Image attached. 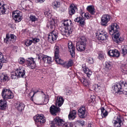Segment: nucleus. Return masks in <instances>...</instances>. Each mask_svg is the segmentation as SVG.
<instances>
[{"label": "nucleus", "instance_id": "21", "mask_svg": "<svg viewBox=\"0 0 127 127\" xmlns=\"http://www.w3.org/2000/svg\"><path fill=\"white\" fill-rule=\"evenodd\" d=\"M82 17H79L76 18L74 20L75 22L79 23L80 24L81 26H83L85 24V19L83 18V16L82 15Z\"/></svg>", "mask_w": 127, "mask_h": 127}, {"label": "nucleus", "instance_id": "27", "mask_svg": "<svg viewBox=\"0 0 127 127\" xmlns=\"http://www.w3.org/2000/svg\"><path fill=\"white\" fill-rule=\"evenodd\" d=\"M55 22L54 20L52 19L47 23V27L50 29H54L55 28Z\"/></svg>", "mask_w": 127, "mask_h": 127}, {"label": "nucleus", "instance_id": "29", "mask_svg": "<svg viewBox=\"0 0 127 127\" xmlns=\"http://www.w3.org/2000/svg\"><path fill=\"white\" fill-rule=\"evenodd\" d=\"M71 24V21L69 20H67L64 21L63 24L64 26V27L68 28H71L70 26H69V24Z\"/></svg>", "mask_w": 127, "mask_h": 127}, {"label": "nucleus", "instance_id": "51", "mask_svg": "<svg viewBox=\"0 0 127 127\" xmlns=\"http://www.w3.org/2000/svg\"><path fill=\"white\" fill-rule=\"evenodd\" d=\"M32 42L34 43H36L38 42L40 40L39 39L36 38H32Z\"/></svg>", "mask_w": 127, "mask_h": 127}, {"label": "nucleus", "instance_id": "56", "mask_svg": "<svg viewBox=\"0 0 127 127\" xmlns=\"http://www.w3.org/2000/svg\"><path fill=\"white\" fill-rule=\"evenodd\" d=\"M79 123H80V125L83 126L84 125L85 122L83 120H80L78 121Z\"/></svg>", "mask_w": 127, "mask_h": 127}, {"label": "nucleus", "instance_id": "31", "mask_svg": "<svg viewBox=\"0 0 127 127\" xmlns=\"http://www.w3.org/2000/svg\"><path fill=\"white\" fill-rule=\"evenodd\" d=\"M121 53L123 56L127 54V46L124 45L121 46Z\"/></svg>", "mask_w": 127, "mask_h": 127}, {"label": "nucleus", "instance_id": "53", "mask_svg": "<svg viewBox=\"0 0 127 127\" xmlns=\"http://www.w3.org/2000/svg\"><path fill=\"white\" fill-rule=\"evenodd\" d=\"M100 87L99 85H98V84L95 85V90L96 91H98L99 89H100Z\"/></svg>", "mask_w": 127, "mask_h": 127}, {"label": "nucleus", "instance_id": "30", "mask_svg": "<svg viewBox=\"0 0 127 127\" xmlns=\"http://www.w3.org/2000/svg\"><path fill=\"white\" fill-rule=\"evenodd\" d=\"M80 81L86 87H88L90 84V82L88 80L82 78L80 80Z\"/></svg>", "mask_w": 127, "mask_h": 127}, {"label": "nucleus", "instance_id": "50", "mask_svg": "<svg viewBox=\"0 0 127 127\" xmlns=\"http://www.w3.org/2000/svg\"><path fill=\"white\" fill-rule=\"evenodd\" d=\"M114 51V50H110L108 52V54L110 56L113 57L114 56L113 54Z\"/></svg>", "mask_w": 127, "mask_h": 127}, {"label": "nucleus", "instance_id": "63", "mask_svg": "<svg viewBox=\"0 0 127 127\" xmlns=\"http://www.w3.org/2000/svg\"><path fill=\"white\" fill-rule=\"evenodd\" d=\"M2 63L0 62V69L2 66Z\"/></svg>", "mask_w": 127, "mask_h": 127}, {"label": "nucleus", "instance_id": "42", "mask_svg": "<svg viewBox=\"0 0 127 127\" xmlns=\"http://www.w3.org/2000/svg\"><path fill=\"white\" fill-rule=\"evenodd\" d=\"M86 40L85 37L82 36L81 37L80 41L78 42L86 44Z\"/></svg>", "mask_w": 127, "mask_h": 127}, {"label": "nucleus", "instance_id": "43", "mask_svg": "<svg viewBox=\"0 0 127 127\" xmlns=\"http://www.w3.org/2000/svg\"><path fill=\"white\" fill-rule=\"evenodd\" d=\"M11 78L12 79H15L18 77L17 73H16V71L14 72H13L11 74Z\"/></svg>", "mask_w": 127, "mask_h": 127}, {"label": "nucleus", "instance_id": "64", "mask_svg": "<svg viewBox=\"0 0 127 127\" xmlns=\"http://www.w3.org/2000/svg\"><path fill=\"white\" fill-rule=\"evenodd\" d=\"M125 95L126 96H127V91H126L125 93Z\"/></svg>", "mask_w": 127, "mask_h": 127}, {"label": "nucleus", "instance_id": "58", "mask_svg": "<svg viewBox=\"0 0 127 127\" xmlns=\"http://www.w3.org/2000/svg\"><path fill=\"white\" fill-rule=\"evenodd\" d=\"M44 14L46 16H47L50 15V12L45 11L44 12Z\"/></svg>", "mask_w": 127, "mask_h": 127}, {"label": "nucleus", "instance_id": "39", "mask_svg": "<svg viewBox=\"0 0 127 127\" xmlns=\"http://www.w3.org/2000/svg\"><path fill=\"white\" fill-rule=\"evenodd\" d=\"M72 64L73 62L72 61H69L67 63L66 62H65L64 63V65H63V66L67 68H69V67L72 66Z\"/></svg>", "mask_w": 127, "mask_h": 127}, {"label": "nucleus", "instance_id": "18", "mask_svg": "<svg viewBox=\"0 0 127 127\" xmlns=\"http://www.w3.org/2000/svg\"><path fill=\"white\" fill-rule=\"evenodd\" d=\"M77 9L76 6L74 4H72L70 5L68 8L69 14L70 15H72L75 13Z\"/></svg>", "mask_w": 127, "mask_h": 127}, {"label": "nucleus", "instance_id": "60", "mask_svg": "<svg viewBox=\"0 0 127 127\" xmlns=\"http://www.w3.org/2000/svg\"><path fill=\"white\" fill-rule=\"evenodd\" d=\"M126 65L125 64H123L121 66V68H122V69H123L124 70V68L126 67Z\"/></svg>", "mask_w": 127, "mask_h": 127}, {"label": "nucleus", "instance_id": "36", "mask_svg": "<svg viewBox=\"0 0 127 127\" xmlns=\"http://www.w3.org/2000/svg\"><path fill=\"white\" fill-rule=\"evenodd\" d=\"M105 66L106 69H108L109 70L111 69L112 67V65L111 63L108 62H105Z\"/></svg>", "mask_w": 127, "mask_h": 127}, {"label": "nucleus", "instance_id": "25", "mask_svg": "<svg viewBox=\"0 0 127 127\" xmlns=\"http://www.w3.org/2000/svg\"><path fill=\"white\" fill-rule=\"evenodd\" d=\"M87 10L92 15H95V11L94 7L93 6L89 5L88 6L87 8Z\"/></svg>", "mask_w": 127, "mask_h": 127}, {"label": "nucleus", "instance_id": "48", "mask_svg": "<svg viewBox=\"0 0 127 127\" xmlns=\"http://www.w3.org/2000/svg\"><path fill=\"white\" fill-rule=\"evenodd\" d=\"M25 62V60L24 59L22 58H20L18 60V62L21 64H23Z\"/></svg>", "mask_w": 127, "mask_h": 127}, {"label": "nucleus", "instance_id": "17", "mask_svg": "<svg viewBox=\"0 0 127 127\" xmlns=\"http://www.w3.org/2000/svg\"><path fill=\"white\" fill-rule=\"evenodd\" d=\"M69 51L72 57H73L75 53V47L71 42H69L68 44Z\"/></svg>", "mask_w": 127, "mask_h": 127}, {"label": "nucleus", "instance_id": "9", "mask_svg": "<svg viewBox=\"0 0 127 127\" xmlns=\"http://www.w3.org/2000/svg\"><path fill=\"white\" fill-rule=\"evenodd\" d=\"M13 18L14 19L16 22L20 21L22 19L21 15L20 14V11L18 10L12 12Z\"/></svg>", "mask_w": 127, "mask_h": 127}, {"label": "nucleus", "instance_id": "49", "mask_svg": "<svg viewBox=\"0 0 127 127\" xmlns=\"http://www.w3.org/2000/svg\"><path fill=\"white\" fill-rule=\"evenodd\" d=\"M43 97H44V103L46 104L48 103V102L49 99L48 98L47 96H46L45 94L43 95Z\"/></svg>", "mask_w": 127, "mask_h": 127}, {"label": "nucleus", "instance_id": "61", "mask_svg": "<svg viewBox=\"0 0 127 127\" xmlns=\"http://www.w3.org/2000/svg\"><path fill=\"white\" fill-rule=\"evenodd\" d=\"M38 92V90H36V91H34L33 92V95H32V96H33L37 92Z\"/></svg>", "mask_w": 127, "mask_h": 127}, {"label": "nucleus", "instance_id": "62", "mask_svg": "<svg viewBox=\"0 0 127 127\" xmlns=\"http://www.w3.org/2000/svg\"><path fill=\"white\" fill-rule=\"evenodd\" d=\"M42 54H40L39 55H38V59L39 60L41 58V55Z\"/></svg>", "mask_w": 127, "mask_h": 127}, {"label": "nucleus", "instance_id": "6", "mask_svg": "<svg viewBox=\"0 0 127 127\" xmlns=\"http://www.w3.org/2000/svg\"><path fill=\"white\" fill-rule=\"evenodd\" d=\"M16 39V37L13 34H11L9 35L8 33L6 34L5 38H4V42L8 44L12 41V42H15Z\"/></svg>", "mask_w": 127, "mask_h": 127}, {"label": "nucleus", "instance_id": "28", "mask_svg": "<svg viewBox=\"0 0 127 127\" xmlns=\"http://www.w3.org/2000/svg\"><path fill=\"white\" fill-rule=\"evenodd\" d=\"M15 107L19 111H21L24 109V105L22 103L17 102L15 105Z\"/></svg>", "mask_w": 127, "mask_h": 127}, {"label": "nucleus", "instance_id": "44", "mask_svg": "<svg viewBox=\"0 0 127 127\" xmlns=\"http://www.w3.org/2000/svg\"><path fill=\"white\" fill-rule=\"evenodd\" d=\"M116 85L115 83L112 87V89L113 91H115L116 93H118L119 92V89L117 88V87H116Z\"/></svg>", "mask_w": 127, "mask_h": 127}, {"label": "nucleus", "instance_id": "14", "mask_svg": "<svg viewBox=\"0 0 127 127\" xmlns=\"http://www.w3.org/2000/svg\"><path fill=\"white\" fill-rule=\"evenodd\" d=\"M117 88L119 89V92L121 91V90L122 88L126 89L127 87V83L125 81H120V82L119 83H115Z\"/></svg>", "mask_w": 127, "mask_h": 127}, {"label": "nucleus", "instance_id": "10", "mask_svg": "<svg viewBox=\"0 0 127 127\" xmlns=\"http://www.w3.org/2000/svg\"><path fill=\"white\" fill-rule=\"evenodd\" d=\"M111 16L109 15L105 14L103 15L101 19V24L103 26H106L107 25V23L110 20Z\"/></svg>", "mask_w": 127, "mask_h": 127}, {"label": "nucleus", "instance_id": "19", "mask_svg": "<svg viewBox=\"0 0 127 127\" xmlns=\"http://www.w3.org/2000/svg\"><path fill=\"white\" fill-rule=\"evenodd\" d=\"M27 60V63L32 69H33L35 67L36 64L35 61H33V58H29Z\"/></svg>", "mask_w": 127, "mask_h": 127}, {"label": "nucleus", "instance_id": "34", "mask_svg": "<svg viewBox=\"0 0 127 127\" xmlns=\"http://www.w3.org/2000/svg\"><path fill=\"white\" fill-rule=\"evenodd\" d=\"M5 5L4 4H2L1 3H0V13L3 14H5V12L6 11L5 8L4 6Z\"/></svg>", "mask_w": 127, "mask_h": 127}, {"label": "nucleus", "instance_id": "55", "mask_svg": "<svg viewBox=\"0 0 127 127\" xmlns=\"http://www.w3.org/2000/svg\"><path fill=\"white\" fill-rule=\"evenodd\" d=\"M97 34H102V35H107V33L106 32H105L104 31H101L99 32H98L97 33Z\"/></svg>", "mask_w": 127, "mask_h": 127}, {"label": "nucleus", "instance_id": "33", "mask_svg": "<svg viewBox=\"0 0 127 127\" xmlns=\"http://www.w3.org/2000/svg\"><path fill=\"white\" fill-rule=\"evenodd\" d=\"M6 57L3 56L1 53L0 52V62L2 63H6L7 62Z\"/></svg>", "mask_w": 127, "mask_h": 127}, {"label": "nucleus", "instance_id": "1", "mask_svg": "<svg viewBox=\"0 0 127 127\" xmlns=\"http://www.w3.org/2000/svg\"><path fill=\"white\" fill-rule=\"evenodd\" d=\"M119 27L116 23L112 24L108 29L110 34L113 35L112 39L113 41L117 43H119L123 40V38L120 36L118 31Z\"/></svg>", "mask_w": 127, "mask_h": 127}, {"label": "nucleus", "instance_id": "54", "mask_svg": "<svg viewBox=\"0 0 127 127\" xmlns=\"http://www.w3.org/2000/svg\"><path fill=\"white\" fill-rule=\"evenodd\" d=\"M98 58L100 60L103 59L104 58V55L103 54L100 53L99 55Z\"/></svg>", "mask_w": 127, "mask_h": 127}, {"label": "nucleus", "instance_id": "20", "mask_svg": "<svg viewBox=\"0 0 127 127\" xmlns=\"http://www.w3.org/2000/svg\"><path fill=\"white\" fill-rule=\"evenodd\" d=\"M82 68L84 72L87 74V76L89 78L92 74V71L88 68L85 65H82Z\"/></svg>", "mask_w": 127, "mask_h": 127}, {"label": "nucleus", "instance_id": "35", "mask_svg": "<svg viewBox=\"0 0 127 127\" xmlns=\"http://www.w3.org/2000/svg\"><path fill=\"white\" fill-rule=\"evenodd\" d=\"M9 78L6 74L2 75L0 77V80H1V82H4L8 80Z\"/></svg>", "mask_w": 127, "mask_h": 127}, {"label": "nucleus", "instance_id": "41", "mask_svg": "<svg viewBox=\"0 0 127 127\" xmlns=\"http://www.w3.org/2000/svg\"><path fill=\"white\" fill-rule=\"evenodd\" d=\"M73 126V124L72 123L67 122L64 123V125L63 126L65 127H71Z\"/></svg>", "mask_w": 127, "mask_h": 127}, {"label": "nucleus", "instance_id": "26", "mask_svg": "<svg viewBox=\"0 0 127 127\" xmlns=\"http://www.w3.org/2000/svg\"><path fill=\"white\" fill-rule=\"evenodd\" d=\"M64 101V100L63 97L62 96L58 97L57 99V102L56 104V105H58L59 107H60L63 104Z\"/></svg>", "mask_w": 127, "mask_h": 127}, {"label": "nucleus", "instance_id": "45", "mask_svg": "<svg viewBox=\"0 0 127 127\" xmlns=\"http://www.w3.org/2000/svg\"><path fill=\"white\" fill-rule=\"evenodd\" d=\"M30 18L32 22H34L37 20V18L33 15H31L30 17Z\"/></svg>", "mask_w": 127, "mask_h": 127}, {"label": "nucleus", "instance_id": "7", "mask_svg": "<svg viewBox=\"0 0 127 127\" xmlns=\"http://www.w3.org/2000/svg\"><path fill=\"white\" fill-rule=\"evenodd\" d=\"M87 113V111L84 106L80 107L78 110V114L80 118H83L85 117Z\"/></svg>", "mask_w": 127, "mask_h": 127}, {"label": "nucleus", "instance_id": "3", "mask_svg": "<svg viewBox=\"0 0 127 127\" xmlns=\"http://www.w3.org/2000/svg\"><path fill=\"white\" fill-rule=\"evenodd\" d=\"M54 57L55 61L58 63L64 65L65 62L63 60L59 58V47L57 46L54 47Z\"/></svg>", "mask_w": 127, "mask_h": 127}, {"label": "nucleus", "instance_id": "11", "mask_svg": "<svg viewBox=\"0 0 127 127\" xmlns=\"http://www.w3.org/2000/svg\"><path fill=\"white\" fill-rule=\"evenodd\" d=\"M50 111L51 114L53 116H56L57 114L60 111V109L55 105H52L50 108Z\"/></svg>", "mask_w": 127, "mask_h": 127}, {"label": "nucleus", "instance_id": "57", "mask_svg": "<svg viewBox=\"0 0 127 127\" xmlns=\"http://www.w3.org/2000/svg\"><path fill=\"white\" fill-rule=\"evenodd\" d=\"M88 61L89 63L90 64H92L93 62V59L92 58H89Z\"/></svg>", "mask_w": 127, "mask_h": 127}, {"label": "nucleus", "instance_id": "40", "mask_svg": "<svg viewBox=\"0 0 127 127\" xmlns=\"http://www.w3.org/2000/svg\"><path fill=\"white\" fill-rule=\"evenodd\" d=\"M113 54H114V57H119L120 55V52L117 50L116 49H114V51Z\"/></svg>", "mask_w": 127, "mask_h": 127}, {"label": "nucleus", "instance_id": "22", "mask_svg": "<svg viewBox=\"0 0 127 127\" xmlns=\"http://www.w3.org/2000/svg\"><path fill=\"white\" fill-rule=\"evenodd\" d=\"M114 126L115 127H121L122 121L120 117H117L115 121H114Z\"/></svg>", "mask_w": 127, "mask_h": 127}, {"label": "nucleus", "instance_id": "12", "mask_svg": "<svg viewBox=\"0 0 127 127\" xmlns=\"http://www.w3.org/2000/svg\"><path fill=\"white\" fill-rule=\"evenodd\" d=\"M15 71L18 77H25V71L24 68L20 67L17 68Z\"/></svg>", "mask_w": 127, "mask_h": 127}, {"label": "nucleus", "instance_id": "4", "mask_svg": "<svg viewBox=\"0 0 127 127\" xmlns=\"http://www.w3.org/2000/svg\"><path fill=\"white\" fill-rule=\"evenodd\" d=\"M34 121L37 126H40L46 121L44 116L43 115L38 114L34 117Z\"/></svg>", "mask_w": 127, "mask_h": 127}, {"label": "nucleus", "instance_id": "52", "mask_svg": "<svg viewBox=\"0 0 127 127\" xmlns=\"http://www.w3.org/2000/svg\"><path fill=\"white\" fill-rule=\"evenodd\" d=\"M44 97H43V95L42 97H40L39 99H38V100L40 102H41V103L40 104H41L42 103H44Z\"/></svg>", "mask_w": 127, "mask_h": 127}, {"label": "nucleus", "instance_id": "46", "mask_svg": "<svg viewBox=\"0 0 127 127\" xmlns=\"http://www.w3.org/2000/svg\"><path fill=\"white\" fill-rule=\"evenodd\" d=\"M32 43V40H27L25 42V44L27 46H29Z\"/></svg>", "mask_w": 127, "mask_h": 127}, {"label": "nucleus", "instance_id": "38", "mask_svg": "<svg viewBox=\"0 0 127 127\" xmlns=\"http://www.w3.org/2000/svg\"><path fill=\"white\" fill-rule=\"evenodd\" d=\"M60 2L58 1H55L52 3V6L54 8L59 7H60Z\"/></svg>", "mask_w": 127, "mask_h": 127}, {"label": "nucleus", "instance_id": "24", "mask_svg": "<svg viewBox=\"0 0 127 127\" xmlns=\"http://www.w3.org/2000/svg\"><path fill=\"white\" fill-rule=\"evenodd\" d=\"M7 103L5 100H0V109L4 110L6 108Z\"/></svg>", "mask_w": 127, "mask_h": 127}, {"label": "nucleus", "instance_id": "8", "mask_svg": "<svg viewBox=\"0 0 127 127\" xmlns=\"http://www.w3.org/2000/svg\"><path fill=\"white\" fill-rule=\"evenodd\" d=\"M60 29L62 34L63 35H65L66 36H69L72 33V31L71 28H68L62 27H61Z\"/></svg>", "mask_w": 127, "mask_h": 127}, {"label": "nucleus", "instance_id": "37", "mask_svg": "<svg viewBox=\"0 0 127 127\" xmlns=\"http://www.w3.org/2000/svg\"><path fill=\"white\" fill-rule=\"evenodd\" d=\"M101 115L103 117H105L106 116L108 115V112L106 111L104 108L102 107L101 109Z\"/></svg>", "mask_w": 127, "mask_h": 127}, {"label": "nucleus", "instance_id": "16", "mask_svg": "<svg viewBox=\"0 0 127 127\" xmlns=\"http://www.w3.org/2000/svg\"><path fill=\"white\" fill-rule=\"evenodd\" d=\"M85 45L78 42L76 44V48L77 50L81 52L84 51L85 49Z\"/></svg>", "mask_w": 127, "mask_h": 127}, {"label": "nucleus", "instance_id": "5", "mask_svg": "<svg viewBox=\"0 0 127 127\" xmlns=\"http://www.w3.org/2000/svg\"><path fill=\"white\" fill-rule=\"evenodd\" d=\"M58 32L56 30L52 31L50 34L49 35L48 37V41L51 43L55 41L58 37Z\"/></svg>", "mask_w": 127, "mask_h": 127}, {"label": "nucleus", "instance_id": "59", "mask_svg": "<svg viewBox=\"0 0 127 127\" xmlns=\"http://www.w3.org/2000/svg\"><path fill=\"white\" fill-rule=\"evenodd\" d=\"M45 0H35V1L36 2L42 3L44 2Z\"/></svg>", "mask_w": 127, "mask_h": 127}, {"label": "nucleus", "instance_id": "23", "mask_svg": "<svg viewBox=\"0 0 127 127\" xmlns=\"http://www.w3.org/2000/svg\"><path fill=\"white\" fill-rule=\"evenodd\" d=\"M76 116V112L75 110H74L70 112L68 115V118L70 120L74 119Z\"/></svg>", "mask_w": 127, "mask_h": 127}, {"label": "nucleus", "instance_id": "15", "mask_svg": "<svg viewBox=\"0 0 127 127\" xmlns=\"http://www.w3.org/2000/svg\"><path fill=\"white\" fill-rule=\"evenodd\" d=\"M41 57L42 59L45 63L48 64H51L52 61L51 58L50 57L42 54H41Z\"/></svg>", "mask_w": 127, "mask_h": 127}, {"label": "nucleus", "instance_id": "32", "mask_svg": "<svg viewBox=\"0 0 127 127\" xmlns=\"http://www.w3.org/2000/svg\"><path fill=\"white\" fill-rule=\"evenodd\" d=\"M98 36L97 37L98 40L100 41L105 40L108 37L107 35H104L101 34H98Z\"/></svg>", "mask_w": 127, "mask_h": 127}, {"label": "nucleus", "instance_id": "2", "mask_svg": "<svg viewBox=\"0 0 127 127\" xmlns=\"http://www.w3.org/2000/svg\"><path fill=\"white\" fill-rule=\"evenodd\" d=\"M2 96L4 99L12 98L13 97V94L9 89H4L1 93Z\"/></svg>", "mask_w": 127, "mask_h": 127}, {"label": "nucleus", "instance_id": "47", "mask_svg": "<svg viewBox=\"0 0 127 127\" xmlns=\"http://www.w3.org/2000/svg\"><path fill=\"white\" fill-rule=\"evenodd\" d=\"M83 14H84V17L87 18V19L90 18H91L92 17V16L91 15L89 14L88 13H83L82 14V15Z\"/></svg>", "mask_w": 127, "mask_h": 127}, {"label": "nucleus", "instance_id": "13", "mask_svg": "<svg viewBox=\"0 0 127 127\" xmlns=\"http://www.w3.org/2000/svg\"><path fill=\"white\" fill-rule=\"evenodd\" d=\"M64 121L59 118H55L52 122V124L54 127H56L57 126H64Z\"/></svg>", "mask_w": 127, "mask_h": 127}]
</instances>
